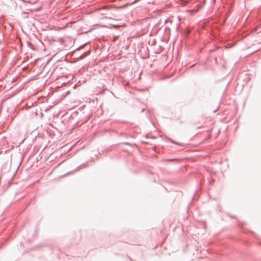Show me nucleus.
I'll list each match as a JSON object with an SVG mask.
<instances>
[{
  "instance_id": "f257e3e1",
  "label": "nucleus",
  "mask_w": 261,
  "mask_h": 261,
  "mask_svg": "<svg viewBox=\"0 0 261 261\" xmlns=\"http://www.w3.org/2000/svg\"><path fill=\"white\" fill-rule=\"evenodd\" d=\"M174 160H168L167 161H173Z\"/></svg>"
}]
</instances>
